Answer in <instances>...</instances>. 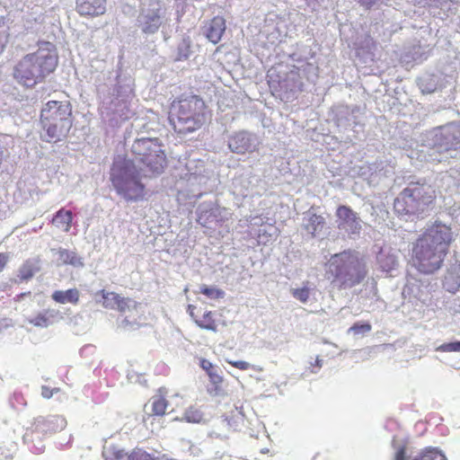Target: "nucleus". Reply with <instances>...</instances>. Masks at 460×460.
<instances>
[{"label": "nucleus", "instance_id": "f257e3e1", "mask_svg": "<svg viewBox=\"0 0 460 460\" xmlns=\"http://www.w3.org/2000/svg\"><path fill=\"white\" fill-rule=\"evenodd\" d=\"M453 241L451 228L434 222L412 243L411 263L421 274H433L444 262Z\"/></svg>", "mask_w": 460, "mask_h": 460}, {"label": "nucleus", "instance_id": "f03ea898", "mask_svg": "<svg viewBox=\"0 0 460 460\" xmlns=\"http://www.w3.org/2000/svg\"><path fill=\"white\" fill-rule=\"evenodd\" d=\"M58 64L56 46L49 41H39L36 51L24 55L16 63L13 76L20 84L31 88L52 74Z\"/></svg>", "mask_w": 460, "mask_h": 460}, {"label": "nucleus", "instance_id": "7ed1b4c3", "mask_svg": "<svg viewBox=\"0 0 460 460\" xmlns=\"http://www.w3.org/2000/svg\"><path fill=\"white\" fill-rule=\"evenodd\" d=\"M437 190L426 181H411L394 199V213L406 220H423L437 203Z\"/></svg>", "mask_w": 460, "mask_h": 460}, {"label": "nucleus", "instance_id": "20e7f679", "mask_svg": "<svg viewBox=\"0 0 460 460\" xmlns=\"http://www.w3.org/2000/svg\"><path fill=\"white\" fill-rule=\"evenodd\" d=\"M326 274L332 275L333 288L342 290L359 285L367 277V269L363 258L346 250L331 257Z\"/></svg>", "mask_w": 460, "mask_h": 460}, {"label": "nucleus", "instance_id": "39448f33", "mask_svg": "<svg viewBox=\"0 0 460 460\" xmlns=\"http://www.w3.org/2000/svg\"><path fill=\"white\" fill-rule=\"evenodd\" d=\"M143 173L133 160L124 159L113 163L110 181L117 194L126 201H141L146 199V188L142 182Z\"/></svg>", "mask_w": 460, "mask_h": 460}, {"label": "nucleus", "instance_id": "423d86ee", "mask_svg": "<svg viewBox=\"0 0 460 460\" xmlns=\"http://www.w3.org/2000/svg\"><path fill=\"white\" fill-rule=\"evenodd\" d=\"M169 119L179 134L194 132L206 122V104L196 95H191L172 103Z\"/></svg>", "mask_w": 460, "mask_h": 460}, {"label": "nucleus", "instance_id": "0eeeda50", "mask_svg": "<svg viewBox=\"0 0 460 460\" xmlns=\"http://www.w3.org/2000/svg\"><path fill=\"white\" fill-rule=\"evenodd\" d=\"M40 121L45 131L42 140L49 143L61 141L72 127L70 102L49 101L41 109Z\"/></svg>", "mask_w": 460, "mask_h": 460}, {"label": "nucleus", "instance_id": "6e6552de", "mask_svg": "<svg viewBox=\"0 0 460 460\" xmlns=\"http://www.w3.org/2000/svg\"><path fill=\"white\" fill-rule=\"evenodd\" d=\"M158 138H138L134 141L131 152L142 164L140 172L145 178H155L162 174L167 166V158Z\"/></svg>", "mask_w": 460, "mask_h": 460}, {"label": "nucleus", "instance_id": "1a4fd4ad", "mask_svg": "<svg viewBox=\"0 0 460 460\" xmlns=\"http://www.w3.org/2000/svg\"><path fill=\"white\" fill-rule=\"evenodd\" d=\"M168 390L166 387H159L155 394L151 396L147 403L145 404L144 420L147 421L154 417H163L166 414L169 407V401L166 399Z\"/></svg>", "mask_w": 460, "mask_h": 460}, {"label": "nucleus", "instance_id": "9d476101", "mask_svg": "<svg viewBox=\"0 0 460 460\" xmlns=\"http://www.w3.org/2000/svg\"><path fill=\"white\" fill-rule=\"evenodd\" d=\"M338 218V227L349 234H358L361 230L360 218L349 206L340 205L335 212Z\"/></svg>", "mask_w": 460, "mask_h": 460}, {"label": "nucleus", "instance_id": "9b49d317", "mask_svg": "<svg viewBox=\"0 0 460 460\" xmlns=\"http://www.w3.org/2000/svg\"><path fill=\"white\" fill-rule=\"evenodd\" d=\"M394 460H447L445 455L434 447H426L415 456H406V447H400L394 456Z\"/></svg>", "mask_w": 460, "mask_h": 460}, {"label": "nucleus", "instance_id": "f8f14e48", "mask_svg": "<svg viewBox=\"0 0 460 460\" xmlns=\"http://www.w3.org/2000/svg\"><path fill=\"white\" fill-rule=\"evenodd\" d=\"M75 10L83 17H97L105 13L106 0H76Z\"/></svg>", "mask_w": 460, "mask_h": 460}, {"label": "nucleus", "instance_id": "ddd939ff", "mask_svg": "<svg viewBox=\"0 0 460 460\" xmlns=\"http://www.w3.org/2000/svg\"><path fill=\"white\" fill-rule=\"evenodd\" d=\"M228 147L233 153L239 155L253 152L252 135L246 131L234 133L228 140Z\"/></svg>", "mask_w": 460, "mask_h": 460}, {"label": "nucleus", "instance_id": "4468645a", "mask_svg": "<svg viewBox=\"0 0 460 460\" xmlns=\"http://www.w3.org/2000/svg\"><path fill=\"white\" fill-rule=\"evenodd\" d=\"M205 36L213 44L218 43L226 31V20L222 16L213 17L205 26Z\"/></svg>", "mask_w": 460, "mask_h": 460}, {"label": "nucleus", "instance_id": "2eb2a0df", "mask_svg": "<svg viewBox=\"0 0 460 460\" xmlns=\"http://www.w3.org/2000/svg\"><path fill=\"white\" fill-rule=\"evenodd\" d=\"M442 146H445L446 150H457L460 148V125L450 124L444 128Z\"/></svg>", "mask_w": 460, "mask_h": 460}, {"label": "nucleus", "instance_id": "dca6fc26", "mask_svg": "<svg viewBox=\"0 0 460 460\" xmlns=\"http://www.w3.org/2000/svg\"><path fill=\"white\" fill-rule=\"evenodd\" d=\"M65 420L58 415L49 417H39L35 420L34 426L36 430L42 432H53L57 428L62 427Z\"/></svg>", "mask_w": 460, "mask_h": 460}, {"label": "nucleus", "instance_id": "f3484780", "mask_svg": "<svg viewBox=\"0 0 460 460\" xmlns=\"http://www.w3.org/2000/svg\"><path fill=\"white\" fill-rule=\"evenodd\" d=\"M195 309L196 307L194 305H189L190 314L194 319L196 324L202 329L216 332L217 325V321L214 318V314L208 311L205 312L200 317H199L194 314Z\"/></svg>", "mask_w": 460, "mask_h": 460}, {"label": "nucleus", "instance_id": "a211bd4d", "mask_svg": "<svg viewBox=\"0 0 460 460\" xmlns=\"http://www.w3.org/2000/svg\"><path fill=\"white\" fill-rule=\"evenodd\" d=\"M199 366L207 373L210 383L215 385V388L217 390L219 389L224 382L220 369L206 358L200 359Z\"/></svg>", "mask_w": 460, "mask_h": 460}, {"label": "nucleus", "instance_id": "6ab92c4d", "mask_svg": "<svg viewBox=\"0 0 460 460\" xmlns=\"http://www.w3.org/2000/svg\"><path fill=\"white\" fill-rule=\"evenodd\" d=\"M51 298L58 304L77 305L80 299V292L75 288L67 290H56L52 293Z\"/></svg>", "mask_w": 460, "mask_h": 460}, {"label": "nucleus", "instance_id": "aec40b11", "mask_svg": "<svg viewBox=\"0 0 460 460\" xmlns=\"http://www.w3.org/2000/svg\"><path fill=\"white\" fill-rule=\"evenodd\" d=\"M73 213L70 210L60 208L53 217L51 223L64 232H69L72 227Z\"/></svg>", "mask_w": 460, "mask_h": 460}, {"label": "nucleus", "instance_id": "412c9836", "mask_svg": "<svg viewBox=\"0 0 460 460\" xmlns=\"http://www.w3.org/2000/svg\"><path fill=\"white\" fill-rule=\"evenodd\" d=\"M324 225L325 218L322 215L309 213L305 228L312 236H315L317 232L323 230Z\"/></svg>", "mask_w": 460, "mask_h": 460}, {"label": "nucleus", "instance_id": "4be33fe9", "mask_svg": "<svg viewBox=\"0 0 460 460\" xmlns=\"http://www.w3.org/2000/svg\"><path fill=\"white\" fill-rule=\"evenodd\" d=\"M58 260L65 265H71L74 267H83L84 262L81 257L75 252L66 249H59L58 251Z\"/></svg>", "mask_w": 460, "mask_h": 460}, {"label": "nucleus", "instance_id": "5701e85b", "mask_svg": "<svg viewBox=\"0 0 460 460\" xmlns=\"http://www.w3.org/2000/svg\"><path fill=\"white\" fill-rule=\"evenodd\" d=\"M58 312L52 309H47L35 315L30 323L38 327H47L52 322Z\"/></svg>", "mask_w": 460, "mask_h": 460}, {"label": "nucleus", "instance_id": "b1692460", "mask_svg": "<svg viewBox=\"0 0 460 460\" xmlns=\"http://www.w3.org/2000/svg\"><path fill=\"white\" fill-rule=\"evenodd\" d=\"M378 263L383 271L390 272L398 265L397 257L394 253H380Z\"/></svg>", "mask_w": 460, "mask_h": 460}, {"label": "nucleus", "instance_id": "393cba45", "mask_svg": "<svg viewBox=\"0 0 460 460\" xmlns=\"http://www.w3.org/2000/svg\"><path fill=\"white\" fill-rule=\"evenodd\" d=\"M102 298V306L106 309H115L120 295L115 292H108L104 289L99 291Z\"/></svg>", "mask_w": 460, "mask_h": 460}, {"label": "nucleus", "instance_id": "a878e982", "mask_svg": "<svg viewBox=\"0 0 460 460\" xmlns=\"http://www.w3.org/2000/svg\"><path fill=\"white\" fill-rule=\"evenodd\" d=\"M182 420L189 423H199L203 420V413L198 408L190 406L184 411Z\"/></svg>", "mask_w": 460, "mask_h": 460}, {"label": "nucleus", "instance_id": "bb28decb", "mask_svg": "<svg viewBox=\"0 0 460 460\" xmlns=\"http://www.w3.org/2000/svg\"><path fill=\"white\" fill-rule=\"evenodd\" d=\"M36 272V268L30 261H26L19 270V278L22 280H28L31 279Z\"/></svg>", "mask_w": 460, "mask_h": 460}, {"label": "nucleus", "instance_id": "cd10ccee", "mask_svg": "<svg viewBox=\"0 0 460 460\" xmlns=\"http://www.w3.org/2000/svg\"><path fill=\"white\" fill-rule=\"evenodd\" d=\"M9 28L4 22V19L0 17V55L4 52L9 41Z\"/></svg>", "mask_w": 460, "mask_h": 460}, {"label": "nucleus", "instance_id": "c85d7f7f", "mask_svg": "<svg viewBox=\"0 0 460 460\" xmlns=\"http://www.w3.org/2000/svg\"><path fill=\"white\" fill-rule=\"evenodd\" d=\"M199 293L206 296L208 298L210 299H218L224 296V291L217 288L215 287H208L207 285H202L199 288Z\"/></svg>", "mask_w": 460, "mask_h": 460}, {"label": "nucleus", "instance_id": "c756f323", "mask_svg": "<svg viewBox=\"0 0 460 460\" xmlns=\"http://www.w3.org/2000/svg\"><path fill=\"white\" fill-rule=\"evenodd\" d=\"M137 305L138 304L132 299L120 296L114 310H118L119 313L123 314L131 307L137 309Z\"/></svg>", "mask_w": 460, "mask_h": 460}, {"label": "nucleus", "instance_id": "7c9ffc66", "mask_svg": "<svg viewBox=\"0 0 460 460\" xmlns=\"http://www.w3.org/2000/svg\"><path fill=\"white\" fill-rule=\"evenodd\" d=\"M293 296L302 303H306L309 299L310 289L307 287L295 288L291 291Z\"/></svg>", "mask_w": 460, "mask_h": 460}, {"label": "nucleus", "instance_id": "2f4dec72", "mask_svg": "<svg viewBox=\"0 0 460 460\" xmlns=\"http://www.w3.org/2000/svg\"><path fill=\"white\" fill-rule=\"evenodd\" d=\"M372 326L368 323H355L349 330V332L354 334H364L371 331Z\"/></svg>", "mask_w": 460, "mask_h": 460}, {"label": "nucleus", "instance_id": "473e14b6", "mask_svg": "<svg viewBox=\"0 0 460 460\" xmlns=\"http://www.w3.org/2000/svg\"><path fill=\"white\" fill-rule=\"evenodd\" d=\"M226 362L227 364H229L230 366L237 368V369H240V370H248L250 368H254L249 362L247 361H244V360H229V359H226Z\"/></svg>", "mask_w": 460, "mask_h": 460}, {"label": "nucleus", "instance_id": "72a5a7b5", "mask_svg": "<svg viewBox=\"0 0 460 460\" xmlns=\"http://www.w3.org/2000/svg\"><path fill=\"white\" fill-rule=\"evenodd\" d=\"M438 349L441 351H460V341L442 344Z\"/></svg>", "mask_w": 460, "mask_h": 460}, {"label": "nucleus", "instance_id": "f704fd0d", "mask_svg": "<svg viewBox=\"0 0 460 460\" xmlns=\"http://www.w3.org/2000/svg\"><path fill=\"white\" fill-rule=\"evenodd\" d=\"M59 391H60L59 388H50L49 386L43 385L41 387V395L45 399H49L54 395V394H57Z\"/></svg>", "mask_w": 460, "mask_h": 460}, {"label": "nucleus", "instance_id": "c9c22d12", "mask_svg": "<svg viewBox=\"0 0 460 460\" xmlns=\"http://www.w3.org/2000/svg\"><path fill=\"white\" fill-rule=\"evenodd\" d=\"M184 49H184L183 53L181 51V49H179V54L175 58L176 61L185 60L189 58V55H190L189 46H186Z\"/></svg>", "mask_w": 460, "mask_h": 460}, {"label": "nucleus", "instance_id": "e433bc0d", "mask_svg": "<svg viewBox=\"0 0 460 460\" xmlns=\"http://www.w3.org/2000/svg\"><path fill=\"white\" fill-rule=\"evenodd\" d=\"M8 261V255L6 253H0V271L4 270Z\"/></svg>", "mask_w": 460, "mask_h": 460}, {"label": "nucleus", "instance_id": "4c0bfd02", "mask_svg": "<svg viewBox=\"0 0 460 460\" xmlns=\"http://www.w3.org/2000/svg\"><path fill=\"white\" fill-rule=\"evenodd\" d=\"M151 20L153 22H158V17H153V18H151ZM157 28H158V25H157V23H155L154 29H151L150 26H146L143 31L145 32H146V33H151V32H155L157 30Z\"/></svg>", "mask_w": 460, "mask_h": 460}, {"label": "nucleus", "instance_id": "58836bf2", "mask_svg": "<svg viewBox=\"0 0 460 460\" xmlns=\"http://www.w3.org/2000/svg\"><path fill=\"white\" fill-rule=\"evenodd\" d=\"M123 456H124V454H123V452H122V451H118V452L116 453V458H117V459H120V458H122Z\"/></svg>", "mask_w": 460, "mask_h": 460}, {"label": "nucleus", "instance_id": "ea45409f", "mask_svg": "<svg viewBox=\"0 0 460 460\" xmlns=\"http://www.w3.org/2000/svg\"><path fill=\"white\" fill-rule=\"evenodd\" d=\"M31 295V292H28V293H22L21 295L18 296V299L22 296H30Z\"/></svg>", "mask_w": 460, "mask_h": 460}]
</instances>
